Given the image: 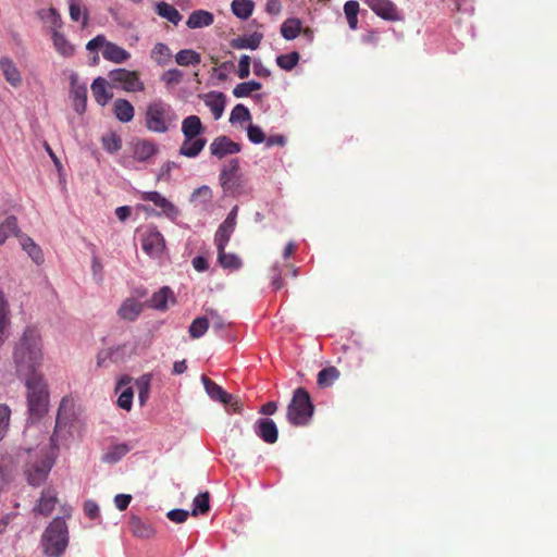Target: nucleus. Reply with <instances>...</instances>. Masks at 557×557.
<instances>
[{
  "label": "nucleus",
  "instance_id": "nucleus-22",
  "mask_svg": "<svg viewBox=\"0 0 557 557\" xmlns=\"http://www.w3.org/2000/svg\"><path fill=\"white\" fill-rule=\"evenodd\" d=\"M113 112L115 117L122 123L131 122L135 114L133 104L128 100L122 98L114 101Z\"/></svg>",
  "mask_w": 557,
  "mask_h": 557
},
{
  "label": "nucleus",
  "instance_id": "nucleus-15",
  "mask_svg": "<svg viewBox=\"0 0 557 557\" xmlns=\"http://www.w3.org/2000/svg\"><path fill=\"white\" fill-rule=\"evenodd\" d=\"M0 70L7 83L10 84L12 87L17 88L22 85V73L12 59H10L9 57H1Z\"/></svg>",
  "mask_w": 557,
  "mask_h": 557
},
{
  "label": "nucleus",
  "instance_id": "nucleus-16",
  "mask_svg": "<svg viewBox=\"0 0 557 557\" xmlns=\"http://www.w3.org/2000/svg\"><path fill=\"white\" fill-rule=\"evenodd\" d=\"M71 96L75 111L79 114L84 113L87 102V88L85 85L78 83L76 74L71 75Z\"/></svg>",
  "mask_w": 557,
  "mask_h": 557
},
{
  "label": "nucleus",
  "instance_id": "nucleus-26",
  "mask_svg": "<svg viewBox=\"0 0 557 557\" xmlns=\"http://www.w3.org/2000/svg\"><path fill=\"white\" fill-rule=\"evenodd\" d=\"M58 503L57 494L53 490H44L41 493V497L38 500V504L35 508V511L40 515L48 516L51 513L55 504Z\"/></svg>",
  "mask_w": 557,
  "mask_h": 557
},
{
  "label": "nucleus",
  "instance_id": "nucleus-50",
  "mask_svg": "<svg viewBox=\"0 0 557 557\" xmlns=\"http://www.w3.org/2000/svg\"><path fill=\"white\" fill-rule=\"evenodd\" d=\"M11 410L7 405L0 404V440L8 432L10 424Z\"/></svg>",
  "mask_w": 557,
  "mask_h": 557
},
{
  "label": "nucleus",
  "instance_id": "nucleus-11",
  "mask_svg": "<svg viewBox=\"0 0 557 557\" xmlns=\"http://www.w3.org/2000/svg\"><path fill=\"white\" fill-rule=\"evenodd\" d=\"M139 197L144 201L153 202L172 221H175L181 214L180 209L158 191H143Z\"/></svg>",
  "mask_w": 557,
  "mask_h": 557
},
{
  "label": "nucleus",
  "instance_id": "nucleus-56",
  "mask_svg": "<svg viewBox=\"0 0 557 557\" xmlns=\"http://www.w3.org/2000/svg\"><path fill=\"white\" fill-rule=\"evenodd\" d=\"M271 275H272V286L275 290H278L283 288L284 281L282 277V271L278 265H273L271 269Z\"/></svg>",
  "mask_w": 557,
  "mask_h": 557
},
{
  "label": "nucleus",
  "instance_id": "nucleus-19",
  "mask_svg": "<svg viewBox=\"0 0 557 557\" xmlns=\"http://www.w3.org/2000/svg\"><path fill=\"white\" fill-rule=\"evenodd\" d=\"M102 57L107 61L121 64L131 58V53L116 44L109 41L102 50Z\"/></svg>",
  "mask_w": 557,
  "mask_h": 557
},
{
  "label": "nucleus",
  "instance_id": "nucleus-39",
  "mask_svg": "<svg viewBox=\"0 0 557 557\" xmlns=\"http://www.w3.org/2000/svg\"><path fill=\"white\" fill-rule=\"evenodd\" d=\"M344 13L347 18V23L351 29H357L358 27V13H359V2L356 0H349L344 4Z\"/></svg>",
  "mask_w": 557,
  "mask_h": 557
},
{
  "label": "nucleus",
  "instance_id": "nucleus-62",
  "mask_svg": "<svg viewBox=\"0 0 557 557\" xmlns=\"http://www.w3.org/2000/svg\"><path fill=\"white\" fill-rule=\"evenodd\" d=\"M84 511L90 519H96L99 516V507L92 500L85 502Z\"/></svg>",
  "mask_w": 557,
  "mask_h": 557
},
{
  "label": "nucleus",
  "instance_id": "nucleus-29",
  "mask_svg": "<svg viewBox=\"0 0 557 557\" xmlns=\"http://www.w3.org/2000/svg\"><path fill=\"white\" fill-rule=\"evenodd\" d=\"M174 301L173 293L169 287H162L159 292L154 293L149 299L151 308L157 310H165L169 300Z\"/></svg>",
  "mask_w": 557,
  "mask_h": 557
},
{
  "label": "nucleus",
  "instance_id": "nucleus-7",
  "mask_svg": "<svg viewBox=\"0 0 557 557\" xmlns=\"http://www.w3.org/2000/svg\"><path fill=\"white\" fill-rule=\"evenodd\" d=\"M109 78L114 85L121 86L122 89L127 92H139L145 90V84L140 79L137 71L115 69L110 71Z\"/></svg>",
  "mask_w": 557,
  "mask_h": 557
},
{
  "label": "nucleus",
  "instance_id": "nucleus-60",
  "mask_svg": "<svg viewBox=\"0 0 557 557\" xmlns=\"http://www.w3.org/2000/svg\"><path fill=\"white\" fill-rule=\"evenodd\" d=\"M149 395V379L138 383V399L140 405H144Z\"/></svg>",
  "mask_w": 557,
  "mask_h": 557
},
{
  "label": "nucleus",
  "instance_id": "nucleus-43",
  "mask_svg": "<svg viewBox=\"0 0 557 557\" xmlns=\"http://www.w3.org/2000/svg\"><path fill=\"white\" fill-rule=\"evenodd\" d=\"M300 55L297 51L281 54L276 58V64L282 70L292 71L299 62Z\"/></svg>",
  "mask_w": 557,
  "mask_h": 557
},
{
  "label": "nucleus",
  "instance_id": "nucleus-54",
  "mask_svg": "<svg viewBox=\"0 0 557 557\" xmlns=\"http://www.w3.org/2000/svg\"><path fill=\"white\" fill-rule=\"evenodd\" d=\"M250 63L251 59L247 54H243L238 62L237 75L239 78H247L250 74Z\"/></svg>",
  "mask_w": 557,
  "mask_h": 557
},
{
  "label": "nucleus",
  "instance_id": "nucleus-18",
  "mask_svg": "<svg viewBox=\"0 0 557 557\" xmlns=\"http://www.w3.org/2000/svg\"><path fill=\"white\" fill-rule=\"evenodd\" d=\"M206 144L207 139L205 137H195V139L184 138L178 152L187 158H196L203 150Z\"/></svg>",
  "mask_w": 557,
  "mask_h": 557
},
{
  "label": "nucleus",
  "instance_id": "nucleus-41",
  "mask_svg": "<svg viewBox=\"0 0 557 557\" xmlns=\"http://www.w3.org/2000/svg\"><path fill=\"white\" fill-rule=\"evenodd\" d=\"M262 88L261 83L256 81L244 82L233 89V95L236 98H244L250 96L251 92L260 90Z\"/></svg>",
  "mask_w": 557,
  "mask_h": 557
},
{
  "label": "nucleus",
  "instance_id": "nucleus-31",
  "mask_svg": "<svg viewBox=\"0 0 557 557\" xmlns=\"http://www.w3.org/2000/svg\"><path fill=\"white\" fill-rule=\"evenodd\" d=\"M231 9L235 16L240 20H247L253 12L255 2L252 0H233Z\"/></svg>",
  "mask_w": 557,
  "mask_h": 557
},
{
  "label": "nucleus",
  "instance_id": "nucleus-48",
  "mask_svg": "<svg viewBox=\"0 0 557 557\" xmlns=\"http://www.w3.org/2000/svg\"><path fill=\"white\" fill-rule=\"evenodd\" d=\"M102 145L108 152L114 153L122 148V139L115 133H109L102 137Z\"/></svg>",
  "mask_w": 557,
  "mask_h": 557
},
{
  "label": "nucleus",
  "instance_id": "nucleus-6",
  "mask_svg": "<svg viewBox=\"0 0 557 557\" xmlns=\"http://www.w3.org/2000/svg\"><path fill=\"white\" fill-rule=\"evenodd\" d=\"M219 182L225 195L235 197L246 191V181L240 172L238 158H232L222 165Z\"/></svg>",
  "mask_w": 557,
  "mask_h": 557
},
{
  "label": "nucleus",
  "instance_id": "nucleus-61",
  "mask_svg": "<svg viewBox=\"0 0 557 557\" xmlns=\"http://www.w3.org/2000/svg\"><path fill=\"white\" fill-rule=\"evenodd\" d=\"M131 500L132 496L128 494H117L114 497L115 507L121 511L125 510L128 507Z\"/></svg>",
  "mask_w": 557,
  "mask_h": 557
},
{
  "label": "nucleus",
  "instance_id": "nucleus-64",
  "mask_svg": "<svg viewBox=\"0 0 557 557\" xmlns=\"http://www.w3.org/2000/svg\"><path fill=\"white\" fill-rule=\"evenodd\" d=\"M253 72L257 76L264 78L271 75V71L268 67H265L260 60H255Z\"/></svg>",
  "mask_w": 557,
  "mask_h": 557
},
{
  "label": "nucleus",
  "instance_id": "nucleus-3",
  "mask_svg": "<svg viewBox=\"0 0 557 557\" xmlns=\"http://www.w3.org/2000/svg\"><path fill=\"white\" fill-rule=\"evenodd\" d=\"M27 454L32 459L25 466V474L30 485L38 486L46 481L54 462V454L47 447L27 450Z\"/></svg>",
  "mask_w": 557,
  "mask_h": 557
},
{
  "label": "nucleus",
  "instance_id": "nucleus-23",
  "mask_svg": "<svg viewBox=\"0 0 557 557\" xmlns=\"http://www.w3.org/2000/svg\"><path fill=\"white\" fill-rule=\"evenodd\" d=\"M107 86L108 82L103 77H97L91 84L94 98L100 106H106L113 97Z\"/></svg>",
  "mask_w": 557,
  "mask_h": 557
},
{
  "label": "nucleus",
  "instance_id": "nucleus-45",
  "mask_svg": "<svg viewBox=\"0 0 557 557\" xmlns=\"http://www.w3.org/2000/svg\"><path fill=\"white\" fill-rule=\"evenodd\" d=\"M209 327V321L206 317L196 318L189 326V335L196 339L201 337Z\"/></svg>",
  "mask_w": 557,
  "mask_h": 557
},
{
  "label": "nucleus",
  "instance_id": "nucleus-2",
  "mask_svg": "<svg viewBox=\"0 0 557 557\" xmlns=\"http://www.w3.org/2000/svg\"><path fill=\"white\" fill-rule=\"evenodd\" d=\"M177 122V114L172 106L162 99L150 102L145 111V126L157 134L168 133Z\"/></svg>",
  "mask_w": 557,
  "mask_h": 557
},
{
  "label": "nucleus",
  "instance_id": "nucleus-12",
  "mask_svg": "<svg viewBox=\"0 0 557 557\" xmlns=\"http://www.w3.org/2000/svg\"><path fill=\"white\" fill-rule=\"evenodd\" d=\"M141 247L143 250L151 257H157L163 251L165 242L157 227H149L146 230L141 239Z\"/></svg>",
  "mask_w": 557,
  "mask_h": 557
},
{
  "label": "nucleus",
  "instance_id": "nucleus-17",
  "mask_svg": "<svg viewBox=\"0 0 557 557\" xmlns=\"http://www.w3.org/2000/svg\"><path fill=\"white\" fill-rule=\"evenodd\" d=\"M182 133L186 139H195L201 137L205 133V127L198 115H188L182 122Z\"/></svg>",
  "mask_w": 557,
  "mask_h": 557
},
{
  "label": "nucleus",
  "instance_id": "nucleus-36",
  "mask_svg": "<svg viewBox=\"0 0 557 557\" xmlns=\"http://www.w3.org/2000/svg\"><path fill=\"white\" fill-rule=\"evenodd\" d=\"M218 249V261L220 265L228 270H238L242 267V260L234 253L225 252V248Z\"/></svg>",
  "mask_w": 557,
  "mask_h": 557
},
{
  "label": "nucleus",
  "instance_id": "nucleus-21",
  "mask_svg": "<svg viewBox=\"0 0 557 557\" xmlns=\"http://www.w3.org/2000/svg\"><path fill=\"white\" fill-rule=\"evenodd\" d=\"M206 106L211 110L214 120H219L225 109L226 98L223 92H209L205 98Z\"/></svg>",
  "mask_w": 557,
  "mask_h": 557
},
{
  "label": "nucleus",
  "instance_id": "nucleus-37",
  "mask_svg": "<svg viewBox=\"0 0 557 557\" xmlns=\"http://www.w3.org/2000/svg\"><path fill=\"white\" fill-rule=\"evenodd\" d=\"M157 13L163 17L166 18L169 22L173 23L174 25H177L180 21L182 20V15L178 12V10L173 7L170 3L166 2H160L157 5Z\"/></svg>",
  "mask_w": 557,
  "mask_h": 557
},
{
  "label": "nucleus",
  "instance_id": "nucleus-57",
  "mask_svg": "<svg viewBox=\"0 0 557 557\" xmlns=\"http://www.w3.org/2000/svg\"><path fill=\"white\" fill-rule=\"evenodd\" d=\"M108 42L109 41L106 39L103 35H98L87 42L86 49L89 51H96L98 48H102L103 50Z\"/></svg>",
  "mask_w": 557,
  "mask_h": 557
},
{
  "label": "nucleus",
  "instance_id": "nucleus-55",
  "mask_svg": "<svg viewBox=\"0 0 557 557\" xmlns=\"http://www.w3.org/2000/svg\"><path fill=\"white\" fill-rule=\"evenodd\" d=\"M188 511L184 509H172L166 513V517L175 522V523H183L188 518Z\"/></svg>",
  "mask_w": 557,
  "mask_h": 557
},
{
  "label": "nucleus",
  "instance_id": "nucleus-58",
  "mask_svg": "<svg viewBox=\"0 0 557 557\" xmlns=\"http://www.w3.org/2000/svg\"><path fill=\"white\" fill-rule=\"evenodd\" d=\"M198 197H202L205 199V201L211 200V198H212L211 188L207 185L196 188L191 194V200H195Z\"/></svg>",
  "mask_w": 557,
  "mask_h": 557
},
{
  "label": "nucleus",
  "instance_id": "nucleus-27",
  "mask_svg": "<svg viewBox=\"0 0 557 557\" xmlns=\"http://www.w3.org/2000/svg\"><path fill=\"white\" fill-rule=\"evenodd\" d=\"M262 38H263V35L261 33L255 32L249 36L234 38L231 41V46L234 49L256 50L260 46Z\"/></svg>",
  "mask_w": 557,
  "mask_h": 557
},
{
  "label": "nucleus",
  "instance_id": "nucleus-52",
  "mask_svg": "<svg viewBox=\"0 0 557 557\" xmlns=\"http://www.w3.org/2000/svg\"><path fill=\"white\" fill-rule=\"evenodd\" d=\"M247 136L249 140L253 144H261L265 140V135L263 131L259 126L253 124H250L247 127Z\"/></svg>",
  "mask_w": 557,
  "mask_h": 557
},
{
  "label": "nucleus",
  "instance_id": "nucleus-4",
  "mask_svg": "<svg viewBox=\"0 0 557 557\" xmlns=\"http://www.w3.org/2000/svg\"><path fill=\"white\" fill-rule=\"evenodd\" d=\"M314 412L310 394L305 387L294 391L290 403L287 406L286 418L295 426L307 425Z\"/></svg>",
  "mask_w": 557,
  "mask_h": 557
},
{
  "label": "nucleus",
  "instance_id": "nucleus-49",
  "mask_svg": "<svg viewBox=\"0 0 557 557\" xmlns=\"http://www.w3.org/2000/svg\"><path fill=\"white\" fill-rule=\"evenodd\" d=\"M70 2V16L73 21L78 22L83 17V26L87 25L88 14L87 11L82 13L81 0H69Z\"/></svg>",
  "mask_w": 557,
  "mask_h": 557
},
{
  "label": "nucleus",
  "instance_id": "nucleus-30",
  "mask_svg": "<svg viewBox=\"0 0 557 557\" xmlns=\"http://www.w3.org/2000/svg\"><path fill=\"white\" fill-rule=\"evenodd\" d=\"M9 312V302L4 296V293L0 289V346L7 338L5 331L10 324Z\"/></svg>",
  "mask_w": 557,
  "mask_h": 557
},
{
  "label": "nucleus",
  "instance_id": "nucleus-8",
  "mask_svg": "<svg viewBox=\"0 0 557 557\" xmlns=\"http://www.w3.org/2000/svg\"><path fill=\"white\" fill-rule=\"evenodd\" d=\"M201 382L209 397L214 400L230 406L235 413L242 411V405L239 400L232 394L226 393L220 385L212 381L207 375L201 376Z\"/></svg>",
  "mask_w": 557,
  "mask_h": 557
},
{
  "label": "nucleus",
  "instance_id": "nucleus-20",
  "mask_svg": "<svg viewBox=\"0 0 557 557\" xmlns=\"http://www.w3.org/2000/svg\"><path fill=\"white\" fill-rule=\"evenodd\" d=\"M128 525L131 532L137 537L149 539L154 534L152 524L137 516H132L129 518Z\"/></svg>",
  "mask_w": 557,
  "mask_h": 557
},
{
  "label": "nucleus",
  "instance_id": "nucleus-59",
  "mask_svg": "<svg viewBox=\"0 0 557 557\" xmlns=\"http://www.w3.org/2000/svg\"><path fill=\"white\" fill-rule=\"evenodd\" d=\"M209 315H210V319H211V324H212L213 330L221 331V330L225 329L227 323H226V321L221 315H219L213 310H211L209 312Z\"/></svg>",
  "mask_w": 557,
  "mask_h": 557
},
{
  "label": "nucleus",
  "instance_id": "nucleus-10",
  "mask_svg": "<svg viewBox=\"0 0 557 557\" xmlns=\"http://www.w3.org/2000/svg\"><path fill=\"white\" fill-rule=\"evenodd\" d=\"M210 154L218 160H222L227 156H233L242 150L238 143L233 141L230 137L221 135L215 137L209 146Z\"/></svg>",
  "mask_w": 557,
  "mask_h": 557
},
{
  "label": "nucleus",
  "instance_id": "nucleus-53",
  "mask_svg": "<svg viewBox=\"0 0 557 557\" xmlns=\"http://www.w3.org/2000/svg\"><path fill=\"white\" fill-rule=\"evenodd\" d=\"M183 78V73L177 69H170L163 73L161 79L166 85H175L181 83Z\"/></svg>",
  "mask_w": 557,
  "mask_h": 557
},
{
  "label": "nucleus",
  "instance_id": "nucleus-38",
  "mask_svg": "<svg viewBox=\"0 0 557 557\" xmlns=\"http://www.w3.org/2000/svg\"><path fill=\"white\" fill-rule=\"evenodd\" d=\"M129 451L127 444H116L111 446L103 455L102 460L108 463H115L121 460Z\"/></svg>",
  "mask_w": 557,
  "mask_h": 557
},
{
  "label": "nucleus",
  "instance_id": "nucleus-46",
  "mask_svg": "<svg viewBox=\"0 0 557 557\" xmlns=\"http://www.w3.org/2000/svg\"><path fill=\"white\" fill-rule=\"evenodd\" d=\"M251 120V114L248 108H246L244 104L238 103L236 104L230 115V122L232 124L234 123H243Z\"/></svg>",
  "mask_w": 557,
  "mask_h": 557
},
{
  "label": "nucleus",
  "instance_id": "nucleus-35",
  "mask_svg": "<svg viewBox=\"0 0 557 557\" xmlns=\"http://www.w3.org/2000/svg\"><path fill=\"white\" fill-rule=\"evenodd\" d=\"M175 62L181 66L198 65L201 62V57L195 50L183 49L176 53Z\"/></svg>",
  "mask_w": 557,
  "mask_h": 557
},
{
  "label": "nucleus",
  "instance_id": "nucleus-24",
  "mask_svg": "<svg viewBox=\"0 0 557 557\" xmlns=\"http://www.w3.org/2000/svg\"><path fill=\"white\" fill-rule=\"evenodd\" d=\"M214 21V16L211 12L206 10L193 11L186 22L189 28H201L210 26Z\"/></svg>",
  "mask_w": 557,
  "mask_h": 557
},
{
  "label": "nucleus",
  "instance_id": "nucleus-63",
  "mask_svg": "<svg viewBox=\"0 0 557 557\" xmlns=\"http://www.w3.org/2000/svg\"><path fill=\"white\" fill-rule=\"evenodd\" d=\"M265 11L269 14L277 15L282 11V4L280 0H268L265 3Z\"/></svg>",
  "mask_w": 557,
  "mask_h": 557
},
{
  "label": "nucleus",
  "instance_id": "nucleus-14",
  "mask_svg": "<svg viewBox=\"0 0 557 557\" xmlns=\"http://www.w3.org/2000/svg\"><path fill=\"white\" fill-rule=\"evenodd\" d=\"M158 151V145L150 139H137L133 144V156L139 162H148Z\"/></svg>",
  "mask_w": 557,
  "mask_h": 557
},
{
  "label": "nucleus",
  "instance_id": "nucleus-25",
  "mask_svg": "<svg viewBox=\"0 0 557 557\" xmlns=\"http://www.w3.org/2000/svg\"><path fill=\"white\" fill-rule=\"evenodd\" d=\"M143 311L141 302L128 298L126 299L119 309V315L123 320L135 321Z\"/></svg>",
  "mask_w": 557,
  "mask_h": 557
},
{
  "label": "nucleus",
  "instance_id": "nucleus-32",
  "mask_svg": "<svg viewBox=\"0 0 557 557\" xmlns=\"http://www.w3.org/2000/svg\"><path fill=\"white\" fill-rule=\"evenodd\" d=\"M21 245L35 263L40 264L44 262L41 248L30 237L21 236Z\"/></svg>",
  "mask_w": 557,
  "mask_h": 557
},
{
  "label": "nucleus",
  "instance_id": "nucleus-44",
  "mask_svg": "<svg viewBox=\"0 0 557 557\" xmlns=\"http://www.w3.org/2000/svg\"><path fill=\"white\" fill-rule=\"evenodd\" d=\"M210 495L208 492L198 494L193 502V516L207 513L210 509L209 504Z\"/></svg>",
  "mask_w": 557,
  "mask_h": 557
},
{
  "label": "nucleus",
  "instance_id": "nucleus-1",
  "mask_svg": "<svg viewBox=\"0 0 557 557\" xmlns=\"http://www.w3.org/2000/svg\"><path fill=\"white\" fill-rule=\"evenodd\" d=\"M17 373L25 379L29 418L40 420L49 407V391L42 375L37 372L42 362V341L39 331L28 326L14 349Z\"/></svg>",
  "mask_w": 557,
  "mask_h": 557
},
{
  "label": "nucleus",
  "instance_id": "nucleus-33",
  "mask_svg": "<svg viewBox=\"0 0 557 557\" xmlns=\"http://www.w3.org/2000/svg\"><path fill=\"white\" fill-rule=\"evenodd\" d=\"M302 24L297 17L287 18L281 26V34L286 40L295 39L301 32Z\"/></svg>",
  "mask_w": 557,
  "mask_h": 557
},
{
  "label": "nucleus",
  "instance_id": "nucleus-34",
  "mask_svg": "<svg viewBox=\"0 0 557 557\" xmlns=\"http://www.w3.org/2000/svg\"><path fill=\"white\" fill-rule=\"evenodd\" d=\"M339 370L336 367H326L318 373L317 384L321 388L330 387L339 377Z\"/></svg>",
  "mask_w": 557,
  "mask_h": 557
},
{
  "label": "nucleus",
  "instance_id": "nucleus-13",
  "mask_svg": "<svg viewBox=\"0 0 557 557\" xmlns=\"http://www.w3.org/2000/svg\"><path fill=\"white\" fill-rule=\"evenodd\" d=\"M255 433L265 443L274 444L278 437L275 422L269 418L258 419L253 425Z\"/></svg>",
  "mask_w": 557,
  "mask_h": 557
},
{
  "label": "nucleus",
  "instance_id": "nucleus-47",
  "mask_svg": "<svg viewBox=\"0 0 557 557\" xmlns=\"http://www.w3.org/2000/svg\"><path fill=\"white\" fill-rule=\"evenodd\" d=\"M52 40L55 49L62 55L73 54L74 49L72 45L65 39V37L62 34H60L59 32H54L52 35Z\"/></svg>",
  "mask_w": 557,
  "mask_h": 557
},
{
  "label": "nucleus",
  "instance_id": "nucleus-5",
  "mask_svg": "<svg viewBox=\"0 0 557 557\" xmlns=\"http://www.w3.org/2000/svg\"><path fill=\"white\" fill-rule=\"evenodd\" d=\"M69 543V531L63 518H55L48 525L42 535V546L46 555L50 557L61 556Z\"/></svg>",
  "mask_w": 557,
  "mask_h": 557
},
{
  "label": "nucleus",
  "instance_id": "nucleus-51",
  "mask_svg": "<svg viewBox=\"0 0 557 557\" xmlns=\"http://www.w3.org/2000/svg\"><path fill=\"white\" fill-rule=\"evenodd\" d=\"M133 404V389L132 387H126L122 391L121 395L117 398V406L127 411L131 410Z\"/></svg>",
  "mask_w": 557,
  "mask_h": 557
},
{
  "label": "nucleus",
  "instance_id": "nucleus-40",
  "mask_svg": "<svg viewBox=\"0 0 557 557\" xmlns=\"http://www.w3.org/2000/svg\"><path fill=\"white\" fill-rule=\"evenodd\" d=\"M171 50L165 44L158 42L151 50V58L159 65H165L166 63H169L171 61Z\"/></svg>",
  "mask_w": 557,
  "mask_h": 557
},
{
  "label": "nucleus",
  "instance_id": "nucleus-28",
  "mask_svg": "<svg viewBox=\"0 0 557 557\" xmlns=\"http://www.w3.org/2000/svg\"><path fill=\"white\" fill-rule=\"evenodd\" d=\"M235 226L236 225L232 224V219H225L223 221V223L219 226L214 235V243L216 245V248H225V246L230 242L232 234L235 231Z\"/></svg>",
  "mask_w": 557,
  "mask_h": 557
},
{
  "label": "nucleus",
  "instance_id": "nucleus-42",
  "mask_svg": "<svg viewBox=\"0 0 557 557\" xmlns=\"http://www.w3.org/2000/svg\"><path fill=\"white\" fill-rule=\"evenodd\" d=\"M17 232V220L15 216H8L1 224H0V245H2L5 239L16 234Z\"/></svg>",
  "mask_w": 557,
  "mask_h": 557
},
{
  "label": "nucleus",
  "instance_id": "nucleus-9",
  "mask_svg": "<svg viewBox=\"0 0 557 557\" xmlns=\"http://www.w3.org/2000/svg\"><path fill=\"white\" fill-rule=\"evenodd\" d=\"M364 3L381 18L388 22H401L404 15L391 0H364Z\"/></svg>",
  "mask_w": 557,
  "mask_h": 557
}]
</instances>
